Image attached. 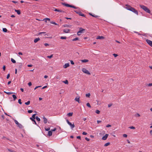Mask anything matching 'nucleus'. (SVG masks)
<instances>
[{
    "mask_svg": "<svg viewBox=\"0 0 152 152\" xmlns=\"http://www.w3.org/2000/svg\"><path fill=\"white\" fill-rule=\"evenodd\" d=\"M140 7H141V8L143 9L146 12H147V13H150V10L146 6L143 5H140Z\"/></svg>",
    "mask_w": 152,
    "mask_h": 152,
    "instance_id": "obj_1",
    "label": "nucleus"
},
{
    "mask_svg": "<svg viewBox=\"0 0 152 152\" xmlns=\"http://www.w3.org/2000/svg\"><path fill=\"white\" fill-rule=\"evenodd\" d=\"M61 4L62 5H63L64 6H65L66 7H72V8H73L75 9H77L78 8L77 7L74 6L72 5L68 4H66V3H61Z\"/></svg>",
    "mask_w": 152,
    "mask_h": 152,
    "instance_id": "obj_2",
    "label": "nucleus"
},
{
    "mask_svg": "<svg viewBox=\"0 0 152 152\" xmlns=\"http://www.w3.org/2000/svg\"><path fill=\"white\" fill-rule=\"evenodd\" d=\"M14 121L15 123L20 128L22 129L23 127V126L21 124L19 123L17 120H14Z\"/></svg>",
    "mask_w": 152,
    "mask_h": 152,
    "instance_id": "obj_3",
    "label": "nucleus"
},
{
    "mask_svg": "<svg viewBox=\"0 0 152 152\" xmlns=\"http://www.w3.org/2000/svg\"><path fill=\"white\" fill-rule=\"evenodd\" d=\"M79 30H80L77 32V34L78 36L80 35V34L83 33V31L85 30V29H84L82 28H79Z\"/></svg>",
    "mask_w": 152,
    "mask_h": 152,
    "instance_id": "obj_4",
    "label": "nucleus"
},
{
    "mask_svg": "<svg viewBox=\"0 0 152 152\" xmlns=\"http://www.w3.org/2000/svg\"><path fill=\"white\" fill-rule=\"evenodd\" d=\"M130 11H132V12H134L135 14H136L137 15H138V12L137 10H136L134 8L132 7L131 9H130Z\"/></svg>",
    "mask_w": 152,
    "mask_h": 152,
    "instance_id": "obj_5",
    "label": "nucleus"
},
{
    "mask_svg": "<svg viewBox=\"0 0 152 152\" xmlns=\"http://www.w3.org/2000/svg\"><path fill=\"white\" fill-rule=\"evenodd\" d=\"M82 71L84 73L88 75H90V72L86 69L85 68H83L82 69Z\"/></svg>",
    "mask_w": 152,
    "mask_h": 152,
    "instance_id": "obj_6",
    "label": "nucleus"
},
{
    "mask_svg": "<svg viewBox=\"0 0 152 152\" xmlns=\"http://www.w3.org/2000/svg\"><path fill=\"white\" fill-rule=\"evenodd\" d=\"M74 12L80 16L84 17H85V15L84 14H82V13L80 11H77V10H75Z\"/></svg>",
    "mask_w": 152,
    "mask_h": 152,
    "instance_id": "obj_7",
    "label": "nucleus"
},
{
    "mask_svg": "<svg viewBox=\"0 0 152 152\" xmlns=\"http://www.w3.org/2000/svg\"><path fill=\"white\" fill-rule=\"evenodd\" d=\"M147 43L151 46L152 47V41L150 40L147 39L146 40Z\"/></svg>",
    "mask_w": 152,
    "mask_h": 152,
    "instance_id": "obj_8",
    "label": "nucleus"
},
{
    "mask_svg": "<svg viewBox=\"0 0 152 152\" xmlns=\"http://www.w3.org/2000/svg\"><path fill=\"white\" fill-rule=\"evenodd\" d=\"M108 134H106L102 138V139L104 140H105L107 139L108 136Z\"/></svg>",
    "mask_w": 152,
    "mask_h": 152,
    "instance_id": "obj_9",
    "label": "nucleus"
},
{
    "mask_svg": "<svg viewBox=\"0 0 152 152\" xmlns=\"http://www.w3.org/2000/svg\"><path fill=\"white\" fill-rule=\"evenodd\" d=\"M43 118L44 123L46 124L48 121L47 119L44 116H43Z\"/></svg>",
    "mask_w": 152,
    "mask_h": 152,
    "instance_id": "obj_10",
    "label": "nucleus"
},
{
    "mask_svg": "<svg viewBox=\"0 0 152 152\" xmlns=\"http://www.w3.org/2000/svg\"><path fill=\"white\" fill-rule=\"evenodd\" d=\"M55 10L57 12H61L63 13H66V12L62 10H59V9H57V10Z\"/></svg>",
    "mask_w": 152,
    "mask_h": 152,
    "instance_id": "obj_11",
    "label": "nucleus"
},
{
    "mask_svg": "<svg viewBox=\"0 0 152 152\" xmlns=\"http://www.w3.org/2000/svg\"><path fill=\"white\" fill-rule=\"evenodd\" d=\"M125 6H126L125 7L126 8L129 10H130L129 9H131L132 7H131V6L127 4Z\"/></svg>",
    "mask_w": 152,
    "mask_h": 152,
    "instance_id": "obj_12",
    "label": "nucleus"
},
{
    "mask_svg": "<svg viewBox=\"0 0 152 152\" xmlns=\"http://www.w3.org/2000/svg\"><path fill=\"white\" fill-rule=\"evenodd\" d=\"M68 124L70 126L72 129L75 126L74 124H72L71 122H70Z\"/></svg>",
    "mask_w": 152,
    "mask_h": 152,
    "instance_id": "obj_13",
    "label": "nucleus"
},
{
    "mask_svg": "<svg viewBox=\"0 0 152 152\" xmlns=\"http://www.w3.org/2000/svg\"><path fill=\"white\" fill-rule=\"evenodd\" d=\"M70 31V29L65 28L64 29V31L66 33H68Z\"/></svg>",
    "mask_w": 152,
    "mask_h": 152,
    "instance_id": "obj_14",
    "label": "nucleus"
},
{
    "mask_svg": "<svg viewBox=\"0 0 152 152\" xmlns=\"http://www.w3.org/2000/svg\"><path fill=\"white\" fill-rule=\"evenodd\" d=\"M79 98H80V97L79 96H77L75 99V100L76 101H77V102H78V103H80V102H79Z\"/></svg>",
    "mask_w": 152,
    "mask_h": 152,
    "instance_id": "obj_15",
    "label": "nucleus"
},
{
    "mask_svg": "<svg viewBox=\"0 0 152 152\" xmlns=\"http://www.w3.org/2000/svg\"><path fill=\"white\" fill-rule=\"evenodd\" d=\"M69 63H66L63 66V67L64 68H66L67 67H69Z\"/></svg>",
    "mask_w": 152,
    "mask_h": 152,
    "instance_id": "obj_16",
    "label": "nucleus"
},
{
    "mask_svg": "<svg viewBox=\"0 0 152 152\" xmlns=\"http://www.w3.org/2000/svg\"><path fill=\"white\" fill-rule=\"evenodd\" d=\"M40 40V39L38 37V38H36L34 39V43H36L38 41Z\"/></svg>",
    "mask_w": 152,
    "mask_h": 152,
    "instance_id": "obj_17",
    "label": "nucleus"
},
{
    "mask_svg": "<svg viewBox=\"0 0 152 152\" xmlns=\"http://www.w3.org/2000/svg\"><path fill=\"white\" fill-rule=\"evenodd\" d=\"M15 11L17 12V13L18 14V15H20L21 13V12H20V10H16V9H15Z\"/></svg>",
    "mask_w": 152,
    "mask_h": 152,
    "instance_id": "obj_18",
    "label": "nucleus"
},
{
    "mask_svg": "<svg viewBox=\"0 0 152 152\" xmlns=\"http://www.w3.org/2000/svg\"><path fill=\"white\" fill-rule=\"evenodd\" d=\"M104 38V37L102 36H98L97 37L96 39H103Z\"/></svg>",
    "mask_w": 152,
    "mask_h": 152,
    "instance_id": "obj_19",
    "label": "nucleus"
},
{
    "mask_svg": "<svg viewBox=\"0 0 152 152\" xmlns=\"http://www.w3.org/2000/svg\"><path fill=\"white\" fill-rule=\"evenodd\" d=\"M52 132L51 131H49L48 132V135L50 136L52 135Z\"/></svg>",
    "mask_w": 152,
    "mask_h": 152,
    "instance_id": "obj_20",
    "label": "nucleus"
},
{
    "mask_svg": "<svg viewBox=\"0 0 152 152\" xmlns=\"http://www.w3.org/2000/svg\"><path fill=\"white\" fill-rule=\"evenodd\" d=\"M89 15L95 18H97L99 17L98 15H95L94 14L93 15L91 13H89Z\"/></svg>",
    "mask_w": 152,
    "mask_h": 152,
    "instance_id": "obj_21",
    "label": "nucleus"
},
{
    "mask_svg": "<svg viewBox=\"0 0 152 152\" xmlns=\"http://www.w3.org/2000/svg\"><path fill=\"white\" fill-rule=\"evenodd\" d=\"M81 61L82 62L86 63V62H87L88 61V60H87V59H84V60H81Z\"/></svg>",
    "mask_w": 152,
    "mask_h": 152,
    "instance_id": "obj_22",
    "label": "nucleus"
},
{
    "mask_svg": "<svg viewBox=\"0 0 152 152\" xmlns=\"http://www.w3.org/2000/svg\"><path fill=\"white\" fill-rule=\"evenodd\" d=\"M12 96L14 100L15 101L17 99V97H16V96L15 95L13 94L12 95Z\"/></svg>",
    "mask_w": 152,
    "mask_h": 152,
    "instance_id": "obj_23",
    "label": "nucleus"
},
{
    "mask_svg": "<svg viewBox=\"0 0 152 152\" xmlns=\"http://www.w3.org/2000/svg\"><path fill=\"white\" fill-rule=\"evenodd\" d=\"M72 115H73V113L72 112V113H69L67 114V115L68 116H69V117L72 116Z\"/></svg>",
    "mask_w": 152,
    "mask_h": 152,
    "instance_id": "obj_24",
    "label": "nucleus"
},
{
    "mask_svg": "<svg viewBox=\"0 0 152 152\" xmlns=\"http://www.w3.org/2000/svg\"><path fill=\"white\" fill-rule=\"evenodd\" d=\"M4 92L5 93L7 94L8 95H10V94H12L14 93L13 92H6L5 91H4Z\"/></svg>",
    "mask_w": 152,
    "mask_h": 152,
    "instance_id": "obj_25",
    "label": "nucleus"
},
{
    "mask_svg": "<svg viewBox=\"0 0 152 152\" xmlns=\"http://www.w3.org/2000/svg\"><path fill=\"white\" fill-rule=\"evenodd\" d=\"M30 118V119L31 120V121H33V122H34V123H35V124H36V121H35V120H34V119H35L33 118H31V117Z\"/></svg>",
    "mask_w": 152,
    "mask_h": 152,
    "instance_id": "obj_26",
    "label": "nucleus"
},
{
    "mask_svg": "<svg viewBox=\"0 0 152 152\" xmlns=\"http://www.w3.org/2000/svg\"><path fill=\"white\" fill-rule=\"evenodd\" d=\"M61 77L60 76V75H57L56 77V79H60Z\"/></svg>",
    "mask_w": 152,
    "mask_h": 152,
    "instance_id": "obj_27",
    "label": "nucleus"
},
{
    "mask_svg": "<svg viewBox=\"0 0 152 152\" xmlns=\"http://www.w3.org/2000/svg\"><path fill=\"white\" fill-rule=\"evenodd\" d=\"M79 40V38L78 37H76L72 39L73 41H75L76 40Z\"/></svg>",
    "mask_w": 152,
    "mask_h": 152,
    "instance_id": "obj_28",
    "label": "nucleus"
},
{
    "mask_svg": "<svg viewBox=\"0 0 152 152\" xmlns=\"http://www.w3.org/2000/svg\"><path fill=\"white\" fill-rule=\"evenodd\" d=\"M30 103V101H28L27 102L25 103V104L27 105H28Z\"/></svg>",
    "mask_w": 152,
    "mask_h": 152,
    "instance_id": "obj_29",
    "label": "nucleus"
},
{
    "mask_svg": "<svg viewBox=\"0 0 152 152\" xmlns=\"http://www.w3.org/2000/svg\"><path fill=\"white\" fill-rule=\"evenodd\" d=\"M63 82L65 83V84H68V82L67 80L63 81Z\"/></svg>",
    "mask_w": 152,
    "mask_h": 152,
    "instance_id": "obj_30",
    "label": "nucleus"
},
{
    "mask_svg": "<svg viewBox=\"0 0 152 152\" xmlns=\"http://www.w3.org/2000/svg\"><path fill=\"white\" fill-rule=\"evenodd\" d=\"M3 31L4 32H7V30L6 28H3Z\"/></svg>",
    "mask_w": 152,
    "mask_h": 152,
    "instance_id": "obj_31",
    "label": "nucleus"
},
{
    "mask_svg": "<svg viewBox=\"0 0 152 152\" xmlns=\"http://www.w3.org/2000/svg\"><path fill=\"white\" fill-rule=\"evenodd\" d=\"M11 61L13 63H16V61L12 58H11Z\"/></svg>",
    "mask_w": 152,
    "mask_h": 152,
    "instance_id": "obj_32",
    "label": "nucleus"
},
{
    "mask_svg": "<svg viewBox=\"0 0 152 152\" xmlns=\"http://www.w3.org/2000/svg\"><path fill=\"white\" fill-rule=\"evenodd\" d=\"M86 105L87 106H88V107H90V108H91V106L90 104H89V103H87V104H86Z\"/></svg>",
    "mask_w": 152,
    "mask_h": 152,
    "instance_id": "obj_33",
    "label": "nucleus"
},
{
    "mask_svg": "<svg viewBox=\"0 0 152 152\" xmlns=\"http://www.w3.org/2000/svg\"><path fill=\"white\" fill-rule=\"evenodd\" d=\"M36 118L37 120L38 121H40V119L39 118L38 116H36Z\"/></svg>",
    "mask_w": 152,
    "mask_h": 152,
    "instance_id": "obj_34",
    "label": "nucleus"
},
{
    "mask_svg": "<svg viewBox=\"0 0 152 152\" xmlns=\"http://www.w3.org/2000/svg\"><path fill=\"white\" fill-rule=\"evenodd\" d=\"M110 144V143L109 142L107 143L104 145V146H108V145H109Z\"/></svg>",
    "mask_w": 152,
    "mask_h": 152,
    "instance_id": "obj_35",
    "label": "nucleus"
},
{
    "mask_svg": "<svg viewBox=\"0 0 152 152\" xmlns=\"http://www.w3.org/2000/svg\"><path fill=\"white\" fill-rule=\"evenodd\" d=\"M8 151H10V152H16V151H14V150H11L10 149H7Z\"/></svg>",
    "mask_w": 152,
    "mask_h": 152,
    "instance_id": "obj_36",
    "label": "nucleus"
},
{
    "mask_svg": "<svg viewBox=\"0 0 152 152\" xmlns=\"http://www.w3.org/2000/svg\"><path fill=\"white\" fill-rule=\"evenodd\" d=\"M43 20H48L49 21H50V18H45Z\"/></svg>",
    "mask_w": 152,
    "mask_h": 152,
    "instance_id": "obj_37",
    "label": "nucleus"
},
{
    "mask_svg": "<svg viewBox=\"0 0 152 152\" xmlns=\"http://www.w3.org/2000/svg\"><path fill=\"white\" fill-rule=\"evenodd\" d=\"M50 23L51 24H54L56 25H58V24L57 23H56L55 22H53V21L51 22Z\"/></svg>",
    "mask_w": 152,
    "mask_h": 152,
    "instance_id": "obj_38",
    "label": "nucleus"
},
{
    "mask_svg": "<svg viewBox=\"0 0 152 152\" xmlns=\"http://www.w3.org/2000/svg\"><path fill=\"white\" fill-rule=\"evenodd\" d=\"M53 55L52 54V55H50V56H48L47 57L49 58H51L53 57Z\"/></svg>",
    "mask_w": 152,
    "mask_h": 152,
    "instance_id": "obj_39",
    "label": "nucleus"
},
{
    "mask_svg": "<svg viewBox=\"0 0 152 152\" xmlns=\"http://www.w3.org/2000/svg\"><path fill=\"white\" fill-rule=\"evenodd\" d=\"M96 113L97 114H99L100 113V111L99 110H97L96 111Z\"/></svg>",
    "mask_w": 152,
    "mask_h": 152,
    "instance_id": "obj_40",
    "label": "nucleus"
},
{
    "mask_svg": "<svg viewBox=\"0 0 152 152\" xmlns=\"http://www.w3.org/2000/svg\"><path fill=\"white\" fill-rule=\"evenodd\" d=\"M61 39H66V37H61L60 38Z\"/></svg>",
    "mask_w": 152,
    "mask_h": 152,
    "instance_id": "obj_41",
    "label": "nucleus"
},
{
    "mask_svg": "<svg viewBox=\"0 0 152 152\" xmlns=\"http://www.w3.org/2000/svg\"><path fill=\"white\" fill-rule=\"evenodd\" d=\"M86 96L87 97H89L90 96V93H88L87 94H86Z\"/></svg>",
    "mask_w": 152,
    "mask_h": 152,
    "instance_id": "obj_42",
    "label": "nucleus"
},
{
    "mask_svg": "<svg viewBox=\"0 0 152 152\" xmlns=\"http://www.w3.org/2000/svg\"><path fill=\"white\" fill-rule=\"evenodd\" d=\"M36 115V114H33L32 116V118L34 119H35L36 118V117H35V115Z\"/></svg>",
    "mask_w": 152,
    "mask_h": 152,
    "instance_id": "obj_43",
    "label": "nucleus"
},
{
    "mask_svg": "<svg viewBox=\"0 0 152 152\" xmlns=\"http://www.w3.org/2000/svg\"><path fill=\"white\" fill-rule=\"evenodd\" d=\"M18 102L20 104H22V102H21V100L20 99H19L18 100Z\"/></svg>",
    "mask_w": 152,
    "mask_h": 152,
    "instance_id": "obj_44",
    "label": "nucleus"
},
{
    "mask_svg": "<svg viewBox=\"0 0 152 152\" xmlns=\"http://www.w3.org/2000/svg\"><path fill=\"white\" fill-rule=\"evenodd\" d=\"M58 9H56L54 7H53L52 8V10L54 11H56L55 10H57Z\"/></svg>",
    "mask_w": 152,
    "mask_h": 152,
    "instance_id": "obj_45",
    "label": "nucleus"
},
{
    "mask_svg": "<svg viewBox=\"0 0 152 152\" xmlns=\"http://www.w3.org/2000/svg\"><path fill=\"white\" fill-rule=\"evenodd\" d=\"M129 128L132 129H135V127L133 126H130L129 127Z\"/></svg>",
    "mask_w": 152,
    "mask_h": 152,
    "instance_id": "obj_46",
    "label": "nucleus"
},
{
    "mask_svg": "<svg viewBox=\"0 0 152 152\" xmlns=\"http://www.w3.org/2000/svg\"><path fill=\"white\" fill-rule=\"evenodd\" d=\"M33 112V111L32 110H28V113H32Z\"/></svg>",
    "mask_w": 152,
    "mask_h": 152,
    "instance_id": "obj_47",
    "label": "nucleus"
},
{
    "mask_svg": "<svg viewBox=\"0 0 152 152\" xmlns=\"http://www.w3.org/2000/svg\"><path fill=\"white\" fill-rule=\"evenodd\" d=\"M123 137H127V135L126 134H123Z\"/></svg>",
    "mask_w": 152,
    "mask_h": 152,
    "instance_id": "obj_48",
    "label": "nucleus"
},
{
    "mask_svg": "<svg viewBox=\"0 0 152 152\" xmlns=\"http://www.w3.org/2000/svg\"><path fill=\"white\" fill-rule=\"evenodd\" d=\"M56 128H54V129H51V131L52 132H54V131H55L56 130Z\"/></svg>",
    "mask_w": 152,
    "mask_h": 152,
    "instance_id": "obj_49",
    "label": "nucleus"
},
{
    "mask_svg": "<svg viewBox=\"0 0 152 152\" xmlns=\"http://www.w3.org/2000/svg\"><path fill=\"white\" fill-rule=\"evenodd\" d=\"M113 55L115 57H116L118 56V55L115 53L113 54Z\"/></svg>",
    "mask_w": 152,
    "mask_h": 152,
    "instance_id": "obj_50",
    "label": "nucleus"
},
{
    "mask_svg": "<svg viewBox=\"0 0 152 152\" xmlns=\"http://www.w3.org/2000/svg\"><path fill=\"white\" fill-rule=\"evenodd\" d=\"M135 116H136L140 117V115L139 113H137L135 115Z\"/></svg>",
    "mask_w": 152,
    "mask_h": 152,
    "instance_id": "obj_51",
    "label": "nucleus"
},
{
    "mask_svg": "<svg viewBox=\"0 0 152 152\" xmlns=\"http://www.w3.org/2000/svg\"><path fill=\"white\" fill-rule=\"evenodd\" d=\"M50 128H45V130L46 131H49V130H50Z\"/></svg>",
    "mask_w": 152,
    "mask_h": 152,
    "instance_id": "obj_52",
    "label": "nucleus"
},
{
    "mask_svg": "<svg viewBox=\"0 0 152 152\" xmlns=\"http://www.w3.org/2000/svg\"><path fill=\"white\" fill-rule=\"evenodd\" d=\"M10 77V74H8L7 75V79H9V78Z\"/></svg>",
    "mask_w": 152,
    "mask_h": 152,
    "instance_id": "obj_53",
    "label": "nucleus"
},
{
    "mask_svg": "<svg viewBox=\"0 0 152 152\" xmlns=\"http://www.w3.org/2000/svg\"><path fill=\"white\" fill-rule=\"evenodd\" d=\"M82 134L83 135H86L87 134V133L85 132H83L82 133Z\"/></svg>",
    "mask_w": 152,
    "mask_h": 152,
    "instance_id": "obj_54",
    "label": "nucleus"
},
{
    "mask_svg": "<svg viewBox=\"0 0 152 152\" xmlns=\"http://www.w3.org/2000/svg\"><path fill=\"white\" fill-rule=\"evenodd\" d=\"M12 2L14 3H17L18 2L17 1H12Z\"/></svg>",
    "mask_w": 152,
    "mask_h": 152,
    "instance_id": "obj_55",
    "label": "nucleus"
},
{
    "mask_svg": "<svg viewBox=\"0 0 152 152\" xmlns=\"http://www.w3.org/2000/svg\"><path fill=\"white\" fill-rule=\"evenodd\" d=\"M6 66L5 65H4L3 67V70L5 71V70Z\"/></svg>",
    "mask_w": 152,
    "mask_h": 152,
    "instance_id": "obj_56",
    "label": "nucleus"
},
{
    "mask_svg": "<svg viewBox=\"0 0 152 152\" xmlns=\"http://www.w3.org/2000/svg\"><path fill=\"white\" fill-rule=\"evenodd\" d=\"M45 33H46L45 32H40L39 34H39H45Z\"/></svg>",
    "mask_w": 152,
    "mask_h": 152,
    "instance_id": "obj_57",
    "label": "nucleus"
},
{
    "mask_svg": "<svg viewBox=\"0 0 152 152\" xmlns=\"http://www.w3.org/2000/svg\"><path fill=\"white\" fill-rule=\"evenodd\" d=\"M85 139L87 141H89V140H90V139L89 138H88L87 137H86L85 138Z\"/></svg>",
    "mask_w": 152,
    "mask_h": 152,
    "instance_id": "obj_58",
    "label": "nucleus"
},
{
    "mask_svg": "<svg viewBox=\"0 0 152 152\" xmlns=\"http://www.w3.org/2000/svg\"><path fill=\"white\" fill-rule=\"evenodd\" d=\"M28 85L29 86H30L32 85V83L31 82H30L28 83Z\"/></svg>",
    "mask_w": 152,
    "mask_h": 152,
    "instance_id": "obj_59",
    "label": "nucleus"
},
{
    "mask_svg": "<svg viewBox=\"0 0 152 152\" xmlns=\"http://www.w3.org/2000/svg\"><path fill=\"white\" fill-rule=\"evenodd\" d=\"M70 62H71V64H74V62L72 60L70 61Z\"/></svg>",
    "mask_w": 152,
    "mask_h": 152,
    "instance_id": "obj_60",
    "label": "nucleus"
},
{
    "mask_svg": "<svg viewBox=\"0 0 152 152\" xmlns=\"http://www.w3.org/2000/svg\"><path fill=\"white\" fill-rule=\"evenodd\" d=\"M111 126V125L110 124H108L107 125H106V127H109Z\"/></svg>",
    "mask_w": 152,
    "mask_h": 152,
    "instance_id": "obj_61",
    "label": "nucleus"
},
{
    "mask_svg": "<svg viewBox=\"0 0 152 152\" xmlns=\"http://www.w3.org/2000/svg\"><path fill=\"white\" fill-rule=\"evenodd\" d=\"M47 86H45L43 87L42 88V89H43L45 88H47Z\"/></svg>",
    "mask_w": 152,
    "mask_h": 152,
    "instance_id": "obj_62",
    "label": "nucleus"
},
{
    "mask_svg": "<svg viewBox=\"0 0 152 152\" xmlns=\"http://www.w3.org/2000/svg\"><path fill=\"white\" fill-rule=\"evenodd\" d=\"M44 45L45 46H48L49 45L48 44V43H45L44 44Z\"/></svg>",
    "mask_w": 152,
    "mask_h": 152,
    "instance_id": "obj_63",
    "label": "nucleus"
},
{
    "mask_svg": "<svg viewBox=\"0 0 152 152\" xmlns=\"http://www.w3.org/2000/svg\"><path fill=\"white\" fill-rule=\"evenodd\" d=\"M148 86H152V83H149L148 84Z\"/></svg>",
    "mask_w": 152,
    "mask_h": 152,
    "instance_id": "obj_64",
    "label": "nucleus"
}]
</instances>
